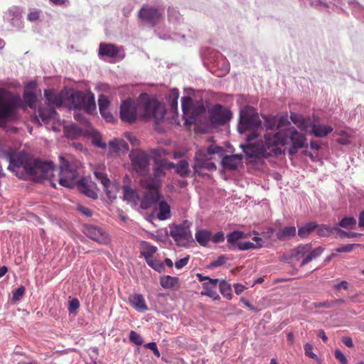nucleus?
<instances>
[{"mask_svg": "<svg viewBox=\"0 0 364 364\" xmlns=\"http://www.w3.org/2000/svg\"><path fill=\"white\" fill-rule=\"evenodd\" d=\"M335 357L340 362V364H347L348 361L344 354L338 349L335 350Z\"/></svg>", "mask_w": 364, "mask_h": 364, "instance_id": "nucleus-57", "label": "nucleus"}, {"mask_svg": "<svg viewBox=\"0 0 364 364\" xmlns=\"http://www.w3.org/2000/svg\"><path fill=\"white\" fill-rule=\"evenodd\" d=\"M209 118L215 126L224 125L231 119L232 112L221 105H216L210 110Z\"/></svg>", "mask_w": 364, "mask_h": 364, "instance_id": "nucleus-12", "label": "nucleus"}, {"mask_svg": "<svg viewBox=\"0 0 364 364\" xmlns=\"http://www.w3.org/2000/svg\"><path fill=\"white\" fill-rule=\"evenodd\" d=\"M211 233L205 230H200L196 233V239L197 242L202 246H207L210 240Z\"/></svg>", "mask_w": 364, "mask_h": 364, "instance_id": "nucleus-37", "label": "nucleus"}, {"mask_svg": "<svg viewBox=\"0 0 364 364\" xmlns=\"http://www.w3.org/2000/svg\"><path fill=\"white\" fill-rule=\"evenodd\" d=\"M311 248V244L299 245L294 248L291 254V258L296 261L304 258Z\"/></svg>", "mask_w": 364, "mask_h": 364, "instance_id": "nucleus-24", "label": "nucleus"}, {"mask_svg": "<svg viewBox=\"0 0 364 364\" xmlns=\"http://www.w3.org/2000/svg\"><path fill=\"white\" fill-rule=\"evenodd\" d=\"M80 307V302L77 299H73L69 301L68 311L70 313H72Z\"/></svg>", "mask_w": 364, "mask_h": 364, "instance_id": "nucleus-56", "label": "nucleus"}, {"mask_svg": "<svg viewBox=\"0 0 364 364\" xmlns=\"http://www.w3.org/2000/svg\"><path fill=\"white\" fill-rule=\"evenodd\" d=\"M265 144L262 141L255 146L248 144L242 147L247 159L250 162L255 161L260 157H268L274 154L278 155L282 153L279 145H284L288 138L291 142L289 149L291 155L295 154L298 149L306 146V139L304 134L299 133L294 127L289 128L286 132L277 131L274 134H267L264 136Z\"/></svg>", "mask_w": 364, "mask_h": 364, "instance_id": "nucleus-1", "label": "nucleus"}, {"mask_svg": "<svg viewBox=\"0 0 364 364\" xmlns=\"http://www.w3.org/2000/svg\"><path fill=\"white\" fill-rule=\"evenodd\" d=\"M157 218L160 220H165L171 218L170 205L166 201L162 200L159 203Z\"/></svg>", "mask_w": 364, "mask_h": 364, "instance_id": "nucleus-27", "label": "nucleus"}, {"mask_svg": "<svg viewBox=\"0 0 364 364\" xmlns=\"http://www.w3.org/2000/svg\"><path fill=\"white\" fill-rule=\"evenodd\" d=\"M139 18L151 26L160 22L162 15L155 7L144 5L138 13Z\"/></svg>", "mask_w": 364, "mask_h": 364, "instance_id": "nucleus-13", "label": "nucleus"}, {"mask_svg": "<svg viewBox=\"0 0 364 364\" xmlns=\"http://www.w3.org/2000/svg\"><path fill=\"white\" fill-rule=\"evenodd\" d=\"M193 107V100L188 96L182 97V109L185 114H188Z\"/></svg>", "mask_w": 364, "mask_h": 364, "instance_id": "nucleus-45", "label": "nucleus"}, {"mask_svg": "<svg viewBox=\"0 0 364 364\" xmlns=\"http://www.w3.org/2000/svg\"><path fill=\"white\" fill-rule=\"evenodd\" d=\"M166 113L164 105L154 99L140 103L127 99L121 104L119 112L121 119L129 124L134 123L138 117L144 120L154 119L159 124L164 119Z\"/></svg>", "mask_w": 364, "mask_h": 364, "instance_id": "nucleus-3", "label": "nucleus"}, {"mask_svg": "<svg viewBox=\"0 0 364 364\" xmlns=\"http://www.w3.org/2000/svg\"><path fill=\"white\" fill-rule=\"evenodd\" d=\"M315 308H326L330 309L333 307V304L331 301H323V302H315L313 304Z\"/></svg>", "mask_w": 364, "mask_h": 364, "instance_id": "nucleus-61", "label": "nucleus"}, {"mask_svg": "<svg viewBox=\"0 0 364 364\" xmlns=\"http://www.w3.org/2000/svg\"><path fill=\"white\" fill-rule=\"evenodd\" d=\"M225 240L224 233L223 232H218L212 237V241L214 243H218L223 242Z\"/></svg>", "mask_w": 364, "mask_h": 364, "instance_id": "nucleus-62", "label": "nucleus"}, {"mask_svg": "<svg viewBox=\"0 0 364 364\" xmlns=\"http://www.w3.org/2000/svg\"><path fill=\"white\" fill-rule=\"evenodd\" d=\"M189 261V256L185 257L182 259H180L177 260L175 262V267L178 269H182L183 267H185Z\"/></svg>", "mask_w": 364, "mask_h": 364, "instance_id": "nucleus-58", "label": "nucleus"}, {"mask_svg": "<svg viewBox=\"0 0 364 364\" xmlns=\"http://www.w3.org/2000/svg\"><path fill=\"white\" fill-rule=\"evenodd\" d=\"M337 232L340 233V236L341 237H348V238H350V237H358V236L361 235L360 233L346 232V231L342 230L341 229H339V228L337 229Z\"/></svg>", "mask_w": 364, "mask_h": 364, "instance_id": "nucleus-54", "label": "nucleus"}, {"mask_svg": "<svg viewBox=\"0 0 364 364\" xmlns=\"http://www.w3.org/2000/svg\"><path fill=\"white\" fill-rule=\"evenodd\" d=\"M245 237V234L239 230L233 231L227 235V240L232 246H237V243L241 242L240 240Z\"/></svg>", "mask_w": 364, "mask_h": 364, "instance_id": "nucleus-39", "label": "nucleus"}, {"mask_svg": "<svg viewBox=\"0 0 364 364\" xmlns=\"http://www.w3.org/2000/svg\"><path fill=\"white\" fill-rule=\"evenodd\" d=\"M264 119V126L266 128L267 131H270L271 132L267 133L274 134L276 133L277 124V117L276 116H263ZM266 134L264 135V136Z\"/></svg>", "mask_w": 364, "mask_h": 364, "instance_id": "nucleus-30", "label": "nucleus"}, {"mask_svg": "<svg viewBox=\"0 0 364 364\" xmlns=\"http://www.w3.org/2000/svg\"><path fill=\"white\" fill-rule=\"evenodd\" d=\"M160 284L164 289L174 288L178 284V278L171 276H164L160 279Z\"/></svg>", "mask_w": 364, "mask_h": 364, "instance_id": "nucleus-38", "label": "nucleus"}, {"mask_svg": "<svg viewBox=\"0 0 364 364\" xmlns=\"http://www.w3.org/2000/svg\"><path fill=\"white\" fill-rule=\"evenodd\" d=\"M304 351L305 355L312 359L317 360V355L313 353V346L309 343H306L304 345Z\"/></svg>", "mask_w": 364, "mask_h": 364, "instance_id": "nucleus-53", "label": "nucleus"}, {"mask_svg": "<svg viewBox=\"0 0 364 364\" xmlns=\"http://www.w3.org/2000/svg\"><path fill=\"white\" fill-rule=\"evenodd\" d=\"M139 183L141 188L145 190L144 196L141 200L140 206L141 209L146 210L159 200L161 183L157 181L141 179Z\"/></svg>", "mask_w": 364, "mask_h": 364, "instance_id": "nucleus-7", "label": "nucleus"}, {"mask_svg": "<svg viewBox=\"0 0 364 364\" xmlns=\"http://www.w3.org/2000/svg\"><path fill=\"white\" fill-rule=\"evenodd\" d=\"M348 286H349L348 282L343 280V281H341L340 283L335 284L333 288L338 291H339L341 289L347 290L348 289Z\"/></svg>", "mask_w": 364, "mask_h": 364, "instance_id": "nucleus-63", "label": "nucleus"}, {"mask_svg": "<svg viewBox=\"0 0 364 364\" xmlns=\"http://www.w3.org/2000/svg\"><path fill=\"white\" fill-rule=\"evenodd\" d=\"M309 132L316 137H324L333 132V127L329 125L312 124L311 122Z\"/></svg>", "mask_w": 364, "mask_h": 364, "instance_id": "nucleus-19", "label": "nucleus"}, {"mask_svg": "<svg viewBox=\"0 0 364 364\" xmlns=\"http://www.w3.org/2000/svg\"><path fill=\"white\" fill-rule=\"evenodd\" d=\"M21 104V98L9 90L0 87V127L14 119Z\"/></svg>", "mask_w": 364, "mask_h": 364, "instance_id": "nucleus-5", "label": "nucleus"}, {"mask_svg": "<svg viewBox=\"0 0 364 364\" xmlns=\"http://www.w3.org/2000/svg\"><path fill=\"white\" fill-rule=\"evenodd\" d=\"M9 169L15 173L19 178L32 177L35 181L52 179L54 166L50 161H41L33 159L23 151L9 156Z\"/></svg>", "mask_w": 364, "mask_h": 364, "instance_id": "nucleus-2", "label": "nucleus"}, {"mask_svg": "<svg viewBox=\"0 0 364 364\" xmlns=\"http://www.w3.org/2000/svg\"><path fill=\"white\" fill-rule=\"evenodd\" d=\"M316 228L317 224L315 222L306 223L303 226L299 228L298 235L302 239L306 238L316 229Z\"/></svg>", "mask_w": 364, "mask_h": 364, "instance_id": "nucleus-32", "label": "nucleus"}, {"mask_svg": "<svg viewBox=\"0 0 364 364\" xmlns=\"http://www.w3.org/2000/svg\"><path fill=\"white\" fill-rule=\"evenodd\" d=\"M290 119L301 130L309 132V129L311 125L310 119H306L302 115L294 112H291Z\"/></svg>", "mask_w": 364, "mask_h": 364, "instance_id": "nucleus-20", "label": "nucleus"}, {"mask_svg": "<svg viewBox=\"0 0 364 364\" xmlns=\"http://www.w3.org/2000/svg\"><path fill=\"white\" fill-rule=\"evenodd\" d=\"M338 228H331L326 225H317V235L320 237H327L333 233L334 230L337 231Z\"/></svg>", "mask_w": 364, "mask_h": 364, "instance_id": "nucleus-43", "label": "nucleus"}, {"mask_svg": "<svg viewBox=\"0 0 364 364\" xmlns=\"http://www.w3.org/2000/svg\"><path fill=\"white\" fill-rule=\"evenodd\" d=\"M26 289L23 286H21L13 291L12 299L14 301H18L21 299L25 293Z\"/></svg>", "mask_w": 364, "mask_h": 364, "instance_id": "nucleus-52", "label": "nucleus"}, {"mask_svg": "<svg viewBox=\"0 0 364 364\" xmlns=\"http://www.w3.org/2000/svg\"><path fill=\"white\" fill-rule=\"evenodd\" d=\"M223 151V147L215 145H210L207 149H200L195 156V164L193 165L195 173L201 176L203 175L201 172L202 169L216 170L215 164L210 161L212 155L214 154H222Z\"/></svg>", "mask_w": 364, "mask_h": 364, "instance_id": "nucleus-6", "label": "nucleus"}, {"mask_svg": "<svg viewBox=\"0 0 364 364\" xmlns=\"http://www.w3.org/2000/svg\"><path fill=\"white\" fill-rule=\"evenodd\" d=\"M102 117L107 121V122H112L114 119V117L112 114L110 113L109 109L104 110L102 112H100Z\"/></svg>", "mask_w": 364, "mask_h": 364, "instance_id": "nucleus-64", "label": "nucleus"}, {"mask_svg": "<svg viewBox=\"0 0 364 364\" xmlns=\"http://www.w3.org/2000/svg\"><path fill=\"white\" fill-rule=\"evenodd\" d=\"M165 170L166 168L164 166V163H162L161 161L159 162H156L154 168L153 175L151 176L143 178L142 180L157 181L159 183L161 184L160 178L161 177L165 176Z\"/></svg>", "mask_w": 364, "mask_h": 364, "instance_id": "nucleus-22", "label": "nucleus"}, {"mask_svg": "<svg viewBox=\"0 0 364 364\" xmlns=\"http://www.w3.org/2000/svg\"><path fill=\"white\" fill-rule=\"evenodd\" d=\"M323 249L321 247H318L314 250L311 248L309 252L306 254V257L302 259L300 263V267H304L309 262H310L313 259H315L320 256L323 252Z\"/></svg>", "mask_w": 364, "mask_h": 364, "instance_id": "nucleus-34", "label": "nucleus"}, {"mask_svg": "<svg viewBox=\"0 0 364 364\" xmlns=\"http://www.w3.org/2000/svg\"><path fill=\"white\" fill-rule=\"evenodd\" d=\"M289 124L287 117V116H282L279 118L277 117V129H279L282 127H284Z\"/></svg>", "mask_w": 364, "mask_h": 364, "instance_id": "nucleus-60", "label": "nucleus"}, {"mask_svg": "<svg viewBox=\"0 0 364 364\" xmlns=\"http://www.w3.org/2000/svg\"><path fill=\"white\" fill-rule=\"evenodd\" d=\"M140 250L141 254L144 256V259H146L148 257H154L157 248L156 247L151 245L148 242L143 241L140 243Z\"/></svg>", "mask_w": 364, "mask_h": 364, "instance_id": "nucleus-33", "label": "nucleus"}, {"mask_svg": "<svg viewBox=\"0 0 364 364\" xmlns=\"http://www.w3.org/2000/svg\"><path fill=\"white\" fill-rule=\"evenodd\" d=\"M129 303L132 307L138 311H144L148 309L146 301L141 294H135L129 296Z\"/></svg>", "mask_w": 364, "mask_h": 364, "instance_id": "nucleus-17", "label": "nucleus"}, {"mask_svg": "<svg viewBox=\"0 0 364 364\" xmlns=\"http://www.w3.org/2000/svg\"><path fill=\"white\" fill-rule=\"evenodd\" d=\"M360 246V244H348V245H344L341 247H339L338 248L336 249V252H338V253H342V252H351L354 247H359Z\"/></svg>", "mask_w": 364, "mask_h": 364, "instance_id": "nucleus-51", "label": "nucleus"}, {"mask_svg": "<svg viewBox=\"0 0 364 364\" xmlns=\"http://www.w3.org/2000/svg\"><path fill=\"white\" fill-rule=\"evenodd\" d=\"M296 235V228L294 226L285 227L279 230L276 235L279 240H289Z\"/></svg>", "mask_w": 364, "mask_h": 364, "instance_id": "nucleus-31", "label": "nucleus"}, {"mask_svg": "<svg viewBox=\"0 0 364 364\" xmlns=\"http://www.w3.org/2000/svg\"><path fill=\"white\" fill-rule=\"evenodd\" d=\"M188 167L189 164L188 161L186 160H181L176 164V173L182 177H187L191 173Z\"/></svg>", "mask_w": 364, "mask_h": 364, "instance_id": "nucleus-40", "label": "nucleus"}, {"mask_svg": "<svg viewBox=\"0 0 364 364\" xmlns=\"http://www.w3.org/2000/svg\"><path fill=\"white\" fill-rule=\"evenodd\" d=\"M129 340L136 346H141L143 343L141 336L134 331H132L129 333Z\"/></svg>", "mask_w": 364, "mask_h": 364, "instance_id": "nucleus-50", "label": "nucleus"}, {"mask_svg": "<svg viewBox=\"0 0 364 364\" xmlns=\"http://www.w3.org/2000/svg\"><path fill=\"white\" fill-rule=\"evenodd\" d=\"M38 114L43 122H48L49 120L55 119L57 112L54 108L47 107L39 109Z\"/></svg>", "mask_w": 364, "mask_h": 364, "instance_id": "nucleus-35", "label": "nucleus"}, {"mask_svg": "<svg viewBox=\"0 0 364 364\" xmlns=\"http://www.w3.org/2000/svg\"><path fill=\"white\" fill-rule=\"evenodd\" d=\"M124 199L127 202L136 205L139 200V196L137 191L132 189L128 186L123 187Z\"/></svg>", "mask_w": 364, "mask_h": 364, "instance_id": "nucleus-23", "label": "nucleus"}, {"mask_svg": "<svg viewBox=\"0 0 364 364\" xmlns=\"http://www.w3.org/2000/svg\"><path fill=\"white\" fill-rule=\"evenodd\" d=\"M98 105L100 112H102L104 110L109 109L110 102L107 96L104 95H100L98 99Z\"/></svg>", "mask_w": 364, "mask_h": 364, "instance_id": "nucleus-47", "label": "nucleus"}, {"mask_svg": "<svg viewBox=\"0 0 364 364\" xmlns=\"http://www.w3.org/2000/svg\"><path fill=\"white\" fill-rule=\"evenodd\" d=\"M242 159L241 154H233L225 156L222 160L223 166L229 170H235L240 164Z\"/></svg>", "mask_w": 364, "mask_h": 364, "instance_id": "nucleus-18", "label": "nucleus"}, {"mask_svg": "<svg viewBox=\"0 0 364 364\" xmlns=\"http://www.w3.org/2000/svg\"><path fill=\"white\" fill-rule=\"evenodd\" d=\"M253 241L255 242H242L237 243V248L240 250H247L250 249H257L262 247V239L259 237H255L252 239Z\"/></svg>", "mask_w": 364, "mask_h": 364, "instance_id": "nucleus-28", "label": "nucleus"}, {"mask_svg": "<svg viewBox=\"0 0 364 364\" xmlns=\"http://www.w3.org/2000/svg\"><path fill=\"white\" fill-rule=\"evenodd\" d=\"M145 260L148 265L156 271L161 272L164 270V263L161 261L154 258V257H148Z\"/></svg>", "mask_w": 364, "mask_h": 364, "instance_id": "nucleus-42", "label": "nucleus"}, {"mask_svg": "<svg viewBox=\"0 0 364 364\" xmlns=\"http://www.w3.org/2000/svg\"><path fill=\"white\" fill-rule=\"evenodd\" d=\"M122 142V140L119 139H114L112 141H110L108 144L109 151L110 153H117L120 148H119V144Z\"/></svg>", "mask_w": 364, "mask_h": 364, "instance_id": "nucleus-49", "label": "nucleus"}, {"mask_svg": "<svg viewBox=\"0 0 364 364\" xmlns=\"http://www.w3.org/2000/svg\"><path fill=\"white\" fill-rule=\"evenodd\" d=\"M71 98L75 109H83L89 114H92L96 110L95 95L91 92L76 91L71 95Z\"/></svg>", "mask_w": 364, "mask_h": 364, "instance_id": "nucleus-10", "label": "nucleus"}, {"mask_svg": "<svg viewBox=\"0 0 364 364\" xmlns=\"http://www.w3.org/2000/svg\"><path fill=\"white\" fill-rule=\"evenodd\" d=\"M191 223L185 220L183 223L170 228V235L178 243L183 245L192 239L190 230Z\"/></svg>", "mask_w": 364, "mask_h": 364, "instance_id": "nucleus-11", "label": "nucleus"}, {"mask_svg": "<svg viewBox=\"0 0 364 364\" xmlns=\"http://www.w3.org/2000/svg\"><path fill=\"white\" fill-rule=\"evenodd\" d=\"M119 53L118 48L112 43H101L99 47V55L102 56H107L114 58Z\"/></svg>", "mask_w": 364, "mask_h": 364, "instance_id": "nucleus-21", "label": "nucleus"}, {"mask_svg": "<svg viewBox=\"0 0 364 364\" xmlns=\"http://www.w3.org/2000/svg\"><path fill=\"white\" fill-rule=\"evenodd\" d=\"M219 288L220 293L224 297L228 300L232 299V294L230 284H229L226 281L222 280L220 282Z\"/></svg>", "mask_w": 364, "mask_h": 364, "instance_id": "nucleus-41", "label": "nucleus"}, {"mask_svg": "<svg viewBox=\"0 0 364 364\" xmlns=\"http://www.w3.org/2000/svg\"><path fill=\"white\" fill-rule=\"evenodd\" d=\"M94 174L95 178L103 185L104 190L106 192L107 196L110 200L115 199L117 198L116 187L111 184V182L105 173L99 171H95Z\"/></svg>", "mask_w": 364, "mask_h": 364, "instance_id": "nucleus-15", "label": "nucleus"}, {"mask_svg": "<svg viewBox=\"0 0 364 364\" xmlns=\"http://www.w3.org/2000/svg\"><path fill=\"white\" fill-rule=\"evenodd\" d=\"M132 170L139 176H146L150 171L151 156L141 149L132 150L129 154Z\"/></svg>", "mask_w": 364, "mask_h": 364, "instance_id": "nucleus-9", "label": "nucleus"}, {"mask_svg": "<svg viewBox=\"0 0 364 364\" xmlns=\"http://www.w3.org/2000/svg\"><path fill=\"white\" fill-rule=\"evenodd\" d=\"M77 186L80 191L85 196L93 199L97 198V193L94 190L90 188V187L87 183L85 178H82L80 179L77 182Z\"/></svg>", "mask_w": 364, "mask_h": 364, "instance_id": "nucleus-26", "label": "nucleus"}, {"mask_svg": "<svg viewBox=\"0 0 364 364\" xmlns=\"http://www.w3.org/2000/svg\"><path fill=\"white\" fill-rule=\"evenodd\" d=\"M218 282V279H209V281L203 283V289L200 293L201 295L208 296L212 298L213 300H219L220 297L216 291V287Z\"/></svg>", "mask_w": 364, "mask_h": 364, "instance_id": "nucleus-16", "label": "nucleus"}, {"mask_svg": "<svg viewBox=\"0 0 364 364\" xmlns=\"http://www.w3.org/2000/svg\"><path fill=\"white\" fill-rule=\"evenodd\" d=\"M228 260V257L225 255H220L216 259L212 261L208 267L214 268L223 265Z\"/></svg>", "mask_w": 364, "mask_h": 364, "instance_id": "nucleus-48", "label": "nucleus"}, {"mask_svg": "<svg viewBox=\"0 0 364 364\" xmlns=\"http://www.w3.org/2000/svg\"><path fill=\"white\" fill-rule=\"evenodd\" d=\"M92 143L97 147L105 149L106 147V144L103 143L102 141V136L97 132L92 130L91 132Z\"/></svg>", "mask_w": 364, "mask_h": 364, "instance_id": "nucleus-46", "label": "nucleus"}, {"mask_svg": "<svg viewBox=\"0 0 364 364\" xmlns=\"http://www.w3.org/2000/svg\"><path fill=\"white\" fill-rule=\"evenodd\" d=\"M59 184L62 186L72 188L77 185L79 173L75 165L70 164L64 157L60 156Z\"/></svg>", "mask_w": 364, "mask_h": 364, "instance_id": "nucleus-8", "label": "nucleus"}, {"mask_svg": "<svg viewBox=\"0 0 364 364\" xmlns=\"http://www.w3.org/2000/svg\"><path fill=\"white\" fill-rule=\"evenodd\" d=\"M35 83L31 82L28 84L26 87V90L23 96L24 102L31 108H32L35 105L37 100V97L35 93H33L31 91H28V90L29 88L33 89L35 88Z\"/></svg>", "mask_w": 364, "mask_h": 364, "instance_id": "nucleus-25", "label": "nucleus"}, {"mask_svg": "<svg viewBox=\"0 0 364 364\" xmlns=\"http://www.w3.org/2000/svg\"><path fill=\"white\" fill-rule=\"evenodd\" d=\"M144 347L146 348H148V349H150L153 351L154 354L159 358L161 354H160V352L156 346V343L155 342H151V343H148L144 345Z\"/></svg>", "mask_w": 364, "mask_h": 364, "instance_id": "nucleus-55", "label": "nucleus"}, {"mask_svg": "<svg viewBox=\"0 0 364 364\" xmlns=\"http://www.w3.org/2000/svg\"><path fill=\"white\" fill-rule=\"evenodd\" d=\"M40 14H41V11L37 10V11H31L30 12L28 16H27V19L31 22L33 21H36L37 20L39 19L40 18Z\"/></svg>", "mask_w": 364, "mask_h": 364, "instance_id": "nucleus-59", "label": "nucleus"}, {"mask_svg": "<svg viewBox=\"0 0 364 364\" xmlns=\"http://www.w3.org/2000/svg\"><path fill=\"white\" fill-rule=\"evenodd\" d=\"M44 95L48 102L51 105L60 107L63 104L61 96L52 90H45Z\"/></svg>", "mask_w": 364, "mask_h": 364, "instance_id": "nucleus-29", "label": "nucleus"}, {"mask_svg": "<svg viewBox=\"0 0 364 364\" xmlns=\"http://www.w3.org/2000/svg\"><path fill=\"white\" fill-rule=\"evenodd\" d=\"M83 232L91 240L100 243L106 244L109 241L107 234L100 228L92 225H85Z\"/></svg>", "mask_w": 364, "mask_h": 364, "instance_id": "nucleus-14", "label": "nucleus"}, {"mask_svg": "<svg viewBox=\"0 0 364 364\" xmlns=\"http://www.w3.org/2000/svg\"><path fill=\"white\" fill-rule=\"evenodd\" d=\"M262 129V122L259 119L258 114L251 107H247L242 109L240 112V125L238 130L240 133H244L247 130H250L251 132L247 134V143L245 144H241L240 147L251 144L255 146L257 143L263 142L265 144L264 140H259L255 143H252L259 136V131Z\"/></svg>", "mask_w": 364, "mask_h": 364, "instance_id": "nucleus-4", "label": "nucleus"}, {"mask_svg": "<svg viewBox=\"0 0 364 364\" xmlns=\"http://www.w3.org/2000/svg\"><path fill=\"white\" fill-rule=\"evenodd\" d=\"M356 220L353 217L343 218L338 225L346 229H354L356 225Z\"/></svg>", "mask_w": 364, "mask_h": 364, "instance_id": "nucleus-44", "label": "nucleus"}, {"mask_svg": "<svg viewBox=\"0 0 364 364\" xmlns=\"http://www.w3.org/2000/svg\"><path fill=\"white\" fill-rule=\"evenodd\" d=\"M65 131L67 136L70 139H76L83 134L82 129L75 124L66 126Z\"/></svg>", "mask_w": 364, "mask_h": 364, "instance_id": "nucleus-36", "label": "nucleus"}]
</instances>
